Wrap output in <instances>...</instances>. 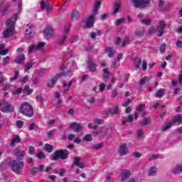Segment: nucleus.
Masks as SVG:
<instances>
[{
	"label": "nucleus",
	"instance_id": "1",
	"mask_svg": "<svg viewBox=\"0 0 182 182\" xmlns=\"http://www.w3.org/2000/svg\"><path fill=\"white\" fill-rule=\"evenodd\" d=\"M17 16L14 15V18H9L6 21V27L4 31V38H9L14 35V31H15V23H16Z\"/></svg>",
	"mask_w": 182,
	"mask_h": 182
},
{
	"label": "nucleus",
	"instance_id": "2",
	"mask_svg": "<svg viewBox=\"0 0 182 182\" xmlns=\"http://www.w3.org/2000/svg\"><path fill=\"white\" fill-rule=\"evenodd\" d=\"M19 112L27 117H32L33 116V107L28 102H23L19 107Z\"/></svg>",
	"mask_w": 182,
	"mask_h": 182
},
{
	"label": "nucleus",
	"instance_id": "3",
	"mask_svg": "<svg viewBox=\"0 0 182 182\" xmlns=\"http://www.w3.org/2000/svg\"><path fill=\"white\" fill-rule=\"evenodd\" d=\"M69 159V150L60 149L54 152V156L51 158L53 161H58V160H66Z\"/></svg>",
	"mask_w": 182,
	"mask_h": 182
},
{
	"label": "nucleus",
	"instance_id": "4",
	"mask_svg": "<svg viewBox=\"0 0 182 182\" xmlns=\"http://www.w3.org/2000/svg\"><path fill=\"white\" fill-rule=\"evenodd\" d=\"M25 166L24 161H21V159H16L10 163V166L12 171L15 172L16 174H21L22 173V168Z\"/></svg>",
	"mask_w": 182,
	"mask_h": 182
},
{
	"label": "nucleus",
	"instance_id": "5",
	"mask_svg": "<svg viewBox=\"0 0 182 182\" xmlns=\"http://www.w3.org/2000/svg\"><path fill=\"white\" fill-rule=\"evenodd\" d=\"M174 123L182 124V114H177L173 121L166 123L164 127H162L163 132H166V130H168V129H170V127H171V126H173V124H174Z\"/></svg>",
	"mask_w": 182,
	"mask_h": 182
},
{
	"label": "nucleus",
	"instance_id": "6",
	"mask_svg": "<svg viewBox=\"0 0 182 182\" xmlns=\"http://www.w3.org/2000/svg\"><path fill=\"white\" fill-rule=\"evenodd\" d=\"M1 110L4 113H12L15 112V107L9 102H3L1 103Z\"/></svg>",
	"mask_w": 182,
	"mask_h": 182
},
{
	"label": "nucleus",
	"instance_id": "7",
	"mask_svg": "<svg viewBox=\"0 0 182 182\" xmlns=\"http://www.w3.org/2000/svg\"><path fill=\"white\" fill-rule=\"evenodd\" d=\"M134 8H147L150 6V0H131Z\"/></svg>",
	"mask_w": 182,
	"mask_h": 182
},
{
	"label": "nucleus",
	"instance_id": "8",
	"mask_svg": "<svg viewBox=\"0 0 182 182\" xmlns=\"http://www.w3.org/2000/svg\"><path fill=\"white\" fill-rule=\"evenodd\" d=\"M23 30L26 32V39H31L35 34V27L33 25L27 24L23 26Z\"/></svg>",
	"mask_w": 182,
	"mask_h": 182
},
{
	"label": "nucleus",
	"instance_id": "9",
	"mask_svg": "<svg viewBox=\"0 0 182 182\" xmlns=\"http://www.w3.org/2000/svg\"><path fill=\"white\" fill-rule=\"evenodd\" d=\"M68 73H70V70H68L67 73L56 74L55 76L51 79L50 82L47 83L48 87H53L55 83L58 82V79H59V77H62L63 76H66Z\"/></svg>",
	"mask_w": 182,
	"mask_h": 182
},
{
	"label": "nucleus",
	"instance_id": "10",
	"mask_svg": "<svg viewBox=\"0 0 182 182\" xmlns=\"http://www.w3.org/2000/svg\"><path fill=\"white\" fill-rule=\"evenodd\" d=\"M109 129L105 127H101L98 131L94 130L92 133V136H98V137H105L107 135Z\"/></svg>",
	"mask_w": 182,
	"mask_h": 182
},
{
	"label": "nucleus",
	"instance_id": "11",
	"mask_svg": "<svg viewBox=\"0 0 182 182\" xmlns=\"http://www.w3.org/2000/svg\"><path fill=\"white\" fill-rule=\"evenodd\" d=\"M12 153L17 158V160H22L25 157V151L21 148H15Z\"/></svg>",
	"mask_w": 182,
	"mask_h": 182
},
{
	"label": "nucleus",
	"instance_id": "12",
	"mask_svg": "<svg viewBox=\"0 0 182 182\" xmlns=\"http://www.w3.org/2000/svg\"><path fill=\"white\" fill-rule=\"evenodd\" d=\"M114 114H119V105H114L112 109L105 111V115L108 117L109 116H114Z\"/></svg>",
	"mask_w": 182,
	"mask_h": 182
},
{
	"label": "nucleus",
	"instance_id": "13",
	"mask_svg": "<svg viewBox=\"0 0 182 182\" xmlns=\"http://www.w3.org/2000/svg\"><path fill=\"white\" fill-rule=\"evenodd\" d=\"M40 7L41 11H46L47 14L50 13L51 7L49 6V1L48 0H41L40 1Z\"/></svg>",
	"mask_w": 182,
	"mask_h": 182
},
{
	"label": "nucleus",
	"instance_id": "14",
	"mask_svg": "<svg viewBox=\"0 0 182 182\" xmlns=\"http://www.w3.org/2000/svg\"><path fill=\"white\" fill-rule=\"evenodd\" d=\"M166 28V23L163 21H160L159 23V26L156 27V31L158 33L156 36L160 38V36H163V33H164V28Z\"/></svg>",
	"mask_w": 182,
	"mask_h": 182
},
{
	"label": "nucleus",
	"instance_id": "15",
	"mask_svg": "<svg viewBox=\"0 0 182 182\" xmlns=\"http://www.w3.org/2000/svg\"><path fill=\"white\" fill-rule=\"evenodd\" d=\"M87 65V67L90 69V72H92V73L96 72V70H97L96 68H97V65L93 61V57L88 58Z\"/></svg>",
	"mask_w": 182,
	"mask_h": 182
},
{
	"label": "nucleus",
	"instance_id": "16",
	"mask_svg": "<svg viewBox=\"0 0 182 182\" xmlns=\"http://www.w3.org/2000/svg\"><path fill=\"white\" fill-rule=\"evenodd\" d=\"M70 129L75 132V133H79L83 129L82 124L77 122H73L70 124Z\"/></svg>",
	"mask_w": 182,
	"mask_h": 182
},
{
	"label": "nucleus",
	"instance_id": "17",
	"mask_svg": "<svg viewBox=\"0 0 182 182\" xmlns=\"http://www.w3.org/2000/svg\"><path fill=\"white\" fill-rule=\"evenodd\" d=\"M95 16H96L95 14H92L91 16H90L87 18V20L85 22L86 28H93V26L95 25Z\"/></svg>",
	"mask_w": 182,
	"mask_h": 182
},
{
	"label": "nucleus",
	"instance_id": "18",
	"mask_svg": "<svg viewBox=\"0 0 182 182\" xmlns=\"http://www.w3.org/2000/svg\"><path fill=\"white\" fill-rule=\"evenodd\" d=\"M45 171V165H39L38 167H33L31 169V173L32 176H36L40 171L43 172Z\"/></svg>",
	"mask_w": 182,
	"mask_h": 182
},
{
	"label": "nucleus",
	"instance_id": "19",
	"mask_svg": "<svg viewBox=\"0 0 182 182\" xmlns=\"http://www.w3.org/2000/svg\"><path fill=\"white\" fill-rule=\"evenodd\" d=\"M118 153L120 156H126L129 153V149L127 148V144H122L118 150Z\"/></svg>",
	"mask_w": 182,
	"mask_h": 182
},
{
	"label": "nucleus",
	"instance_id": "20",
	"mask_svg": "<svg viewBox=\"0 0 182 182\" xmlns=\"http://www.w3.org/2000/svg\"><path fill=\"white\" fill-rule=\"evenodd\" d=\"M131 173L130 171L127 170V169H122V172L121 173V181H126V180H127V178H130L131 176Z\"/></svg>",
	"mask_w": 182,
	"mask_h": 182
},
{
	"label": "nucleus",
	"instance_id": "21",
	"mask_svg": "<svg viewBox=\"0 0 182 182\" xmlns=\"http://www.w3.org/2000/svg\"><path fill=\"white\" fill-rule=\"evenodd\" d=\"M69 28H65L64 30L62 31L63 33V36L59 41L60 45H63L65 43V41H66V38H68V35H69Z\"/></svg>",
	"mask_w": 182,
	"mask_h": 182
},
{
	"label": "nucleus",
	"instance_id": "22",
	"mask_svg": "<svg viewBox=\"0 0 182 182\" xmlns=\"http://www.w3.org/2000/svg\"><path fill=\"white\" fill-rule=\"evenodd\" d=\"M54 96L56 99L55 107L58 108L62 107V106H63V102L62 101V100H60V94H59L58 92H55L54 93Z\"/></svg>",
	"mask_w": 182,
	"mask_h": 182
},
{
	"label": "nucleus",
	"instance_id": "23",
	"mask_svg": "<svg viewBox=\"0 0 182 182\" xmlns=\"http://www.w3.org/2000/svg\"><path fill=\"white\" fill-rule=\"evenodd\" d=\"M102 5V0H96L94 4V7L92 10L93 15H97V12H99V9H100V6Z\"/></svg>",
	"mask_w": 182,
	"mask_h": 182
},
{
	"label": "nucleus",
	"instance_id": "24",
	"mask_svg": "<svg viewBox=\"0 0 182 182\" xmlns=\"http://www.w3.org/2000/svg\"><path fill=\"white\" fill-rule=\"evenodd\" d=\"M55 33V30H53V27L48 26L44 30V36L45 38H49V36H52Z\"/></svg>",
	"mask_w": 182,
	"mask_h": 182
},
{
	"label": "nucleus",
	"instance_id": "25",
	"mask_svg": "<svg viewBox=\"0 0 182 182\" xmlns=\"http://www.w3.org/2000/svg\"><path fill=\"white\" fill-rule=\"evenodd\" d=\"M138 18L140 21V22H141L144 25H146V26H149L150 25V23H151V19L150 18H145V19H143V14H138Z\"/></svg>",
	"mask_w": 182,
	"mask_h": 182
},
{
	"label": "nucleus",
	"instance_id": "26",
	"mask_svg": "<svg viewBox=\"0 0 182 182\" xmlns=\"http://www.w3.org/2000/svg\"><path fill=\"white\" fill-rule=\"evenodd\" d=\"M73 164L79 167V168H85V163H80V158L77 156L74 157Z\"/></svg>",
	"mask_w": 182,
	"mask_h": 182
},
{
	"label": "nucleus",
	"instance_id": "27",
	"mask_svg": "<svg viewBox=\"0 0 182 182\" xmlns=\"http://www.w3.org/2000/svg\"><path fill=\"white\" fill-rule=\"evenodd\" d=\"M122 6V1H117L114 4L113 15L120 12V7Z\"/></svg>",
	"mask_w": 182,
	"mask_h": 182
},
{
	"label": "nucleus",
	"instance_id": "28",
	"mask_svg": "<svg viewBox=\"0 0 182 182\" xmlns=\"http://www.w3.org/2000/svg\"><path fill=\"white\" fill-rule=\"evenodd\" d=\"M16 143H21V137H19L18 135L13 136V139L10 143V146L11 147H14V146H15Z\"/></svg>",
	"mask_w": 182,
	"mask_h": 182
},
{
	"label": "nucleus",
	"instance_id": "29",
	"mask_svg": "<svg viewBox=\"0 0 182 182\" xmlns=\"http://www.w3.org/2000/svg\"><path fill=\"white\" fill-rule=\"evenodd\" d=\"M103 72V80L106 82V80H109V78L110 77V72H109V69L104 68L102 70Z\"/></svg>",
	"mask_w": 182,
	"mask_h": 182
},
{
	"label": "nucleus",
	"instance_id": "30",
	"mask_svg": "<svg viewBox=\"0 0 182 182\" xmlns=\"http://www.w3.org/2000/svg\"><path fill=\"white\" fill-rule=\"evenodd\" d=\"M80 18V13L79 11L74 10L71 14V20L77 21Z\"/></svg>",
	"mask_w": 182,
	"mask_h": 182
},
{
	"label": "nucleus",
	"instance_id": "31",
	"mask_svg": "<svg viewBox=\"0 0 182 182\" xmlns=\"http://www.w3.org/2000/svg\"><path fill=\"white\" fill-rule=\"evenodd\" d=\"M165 92L166 90L164 88H161L155 94V97H156L157 99H161L163 96H164Z\"/></svg>",
	"mask_w": 182,
	"mask_h": 182
},
{
	"label": "nucleus",
	"instance_id": "32",
	"mask_svg": "<svg viewBox=\"0 0 182 182\" xmlns=\"http://www.w3.org/2000/svg\"><path fill=\"white\" fill-rule=\"evenodd\" d=\"M106 52H107L109 58H113L116 55V50H113L112 47H107Z\"/></svg>",
	"mask_w": 182,
	"mask_h": 182
},
{
	"label": "nucleus",
	"instance_id": "33",
	"mask_svg": "<svg viewBox=\"0 0 182 182\" xmlns=\"http://www.w3.org/2000/svg\"><path fill=\"white\" fill-rule=\"evenodd\" d=\"M8 52H9V50L5 49V44H0V55L4 56L6 55Z\"/></svg>",
	"mask_w": 182,
	"mask_h": 182
},
{
	"label": "nucleus",
	"instance_id": "34",
	"mask_svg": "<svg viewBox=\"0 0 182 182\" xmlns=\"http://www.w3.org/2000/svg\"><path fill=\"white\" fill-rule=\"evenodd\" d=\"M23 60H25V55H21L20 56H17L14 59V62L18 64L22 63V62H23Z\"/></svg>",
	"mask_w": 182,
	"mask_h": 182
},
{
	"label": "nucleus",
	"instance_id": "35",
	"mask_svg": "<svg viewBox=\"0 0 182 182\" xmlns=\"http://www.w3.org/2000/svg\"><path fill=\"white\" fill-rule=\"evenodd\" d=\"M44 150L48 151V153H52V151H53V146L47 144L44 146Z\"/></svg>",
	"mask_w": 182,
	"mask_h": 182
},
{
	"label": "nucleus",
	"instance_id": "36",
	"mask_svg": "<svg viewBox=\"0 0 182 182\" xmlns=\"http://www.w3.org/2000/svg\"><path fill=\"white\" fill-rule=\"evenodd\" d=\"M33 92V90L29 88V87H25L24 89L23 90V93L26 94L28 95H32Z\"/></svg>",
	"mask_w": 182,
	"mask_h": 182
},
{
	"label": "nucleus",
	"instance_id": "37",
	"mask_svg": "<svg viewBox=\"0 0 182 182\" xmlns=\"http://www.w3.org/2000/svg\"><path fill=\"white\" fill-rule=\"evenodd\" d=\"M103 147V143L97 144H94L91 146V149L92 150H100Z\"/></svg>",
	"mask_w": 182,
	"mask_h": 182
},
{
	"label": "nucleus",
	"instance_id": "38",
	"mask_svg": "<svg viewBox=\"0 0 182 182\" xmlns=\"http://www.w3.org/2000/svg\"><path fill=\"white\" fill-rule=\"evenodd\" d=\"M75 82L74 79H72L71 80L69 81L68 83H66V82H63V87H70L72 86V85H73Z\"/></svg>",
	"mask_w": 182,
	"mask_h": 182
},
{
	"label": "nucleus",
	"instance_id": "39",
	"mask_svg": "<svg viewBox=\"0 0 182 182\" xmlns=\"http://www.w3.org/2000/svg\"><path fill=\"white\" fill-rule=\"evenodd\" d=\"M102 35V32L98 31L97 33L96 32H91L90 33V36L92 39H96V36H100Z\"/></svg>",
	"mask_w": 182,
	"mask_h": 182
},
{
	"label": "nucleus",
	"instance_id": "40",
	"mask_svg": "<svg viewBox=\"0 0 182 182\" xmlns=\"http://www.w3.org/2000/svg\"><path fill=\"white\" fill-rule=\"evenodd\" d=\"M45 45H46L45 42L38 43L37 45H36V48L37 50H41V49L45 48Z\"/></svg>",
	"mask_w": 182,
	"mask_h": 182
},
{
	"label": "nucleus",
	"instance_id": "41",
	"mask_svg": "<svg viewBox=\"0 0 182 182\" xmlns=\"http://www.w3.org/2000/svg\"><path fill=\"white\" fill-rule=\"evenodd\" d=\"M173 173L174 174H180V173H182V166H177L175 169H173Z\"/></svg>",
	"mask_w": 182,
	"mask_h": 182
},
{
	"label": "nucleus",
	"instance_id": "42",
	"mask_svg": "<svg viewBox=\"0 0 182 182\" xmlns=\"http://www.w3.org/2000/svg\"><path fill=\"white\" fill-rule=\"evenodd\" d=\"M157 174V168L152 167L149 168V176H156Z\"/></svg>",
	"mask_w": 182,
	"mask_h": 182
},
{
	"label": "nucleus",
	"instance_id": "43",
	"mask_svg": "<svg viewBox=\"0 0 182 182\" xmlns=\"http://www.w3.org/2000/svg\"><path fill=\"white\" fill-rule=\"evenodd\" d=\"M141 63V59L135 58V60H134V66L136 69H139V68H140Z\"/></svg>",
	"mask_w": 182,
	"mask_h": 182
},
{
	"label": "nucleus",
	"instance_id": "44",
	"mask_svg": "<svg viewBox=\"0 0 182 182\" xmlns=\"http://www.w3.org/2000/svg\"><path fill=\"white\" fill-rule=\"evenodd\" d=\"M149 80H150V78L149 77H144L140 80L139 85L143 86V85H146V82H149Z\"/></svg>",
	"mask_w": 182,
	"mask_h": 182
},
{
	"label": "nucleus",
	"instance_id": "45",
	"mask_svg": "<svg viewBox=\"0 0 182 182\" xmlns=\"http://www.w3.org/2000/svg\"><path fill=\"white\" fill-rule=\"evenodd\" d=\"M150 118H145L143 119L141 126H149L150 124Z\"/></svg>",
	"mask_w": 182,
	"mask_h": 182
},
{
	"label": "nucleus",
	"instance_id": "46",
	"mask_svg": "<svg viewBox=\"0 0 182 182\" xmlns=\"http://www.w3.org/2000/svg\"><path fill=\"white\" fill-rule=\"evenodd\" d=\"M36 156L37 158L39 159V160H42L43 159L46 158V156H45V154L42 151H40V152L36 154Z\"/></svg>",
	"mask_w": 182,
	"mask_h": 182
},
{
	"label": "nucleus",
	"instance_id": "47",
	"mask_svg": "<svg viewBox=\"0 0 182 182\" xmlns=\"http://www.w3.org/2000/svg\"><path fill=\"white\" fill-rule=\"evenodd\" d=\"M37 50L36 45L33 44L28 47V53H32V52Z\"/></svg>",
	"mask_w": 182,
	"mask_h": 182
},
{
	"label": "nucleus",
	"instance_id": "48",
	"mask_svg": "<svg viewBox=\"0 0 182 182\" xmlns=\"http://www.w3.org/2000/svg\"><path fill=\"white\" fill-rule=\"evenodd\" d=\"M95 124H103V123H105V119H97L95 118L93 120Z\"/></svg>",
	"mask_w": 182,
	"mask_h": 182
},
{
	"label": "nucleus",
	"instance_id": "49",
	"mask_svg": "<svg viewBox=\"0 0 182 182\" xmlns=\"http://www.w3.org/2000/svg\"><path fill=\"white\" fill-rule=\"evenodd\" d=\"M129 42H130V38H129L128 36H126L122 42V48L126 47V46L127 45V43H129Z\"/></svg>",
	"mask_w": 182,
	"mask_h": 182
},
{
	"label": "nucleus",
	"instance_id": "50",
	"mask_svg": "<svg viewBox=\"0 0 182 182\" xmlns=\"http://www.w3.org/2000/svg\"><path fill=\"white\" fill-rule=\"evenodd\" d=\"M33 66V63H30L24 66L25 72H28Z\"/></svg>",
	"mask_w": 182,
	"mask_h": 182
},
{
	"label": "nucleus",
	"instance_id": "51",
	"mask_svg": "<svg viewBox=\"0 0 182 182\" xmlns=\"http://www.w3.org/2000/svg\"><path fill=\"white\" fill-rule=\"evenodd\" d=\"M133 120H134V118H133V117L132 116H131V115H129V118L128 119H127L125 121H123L122 122V124H125L126 123H132V122H133Z\"/></svg>",
	"mask_w": 182,
	"mask_h": 182
},
{
	"label": "nucleus",
	"instance_id": "52",
	"mask_svg": "<svg viewBox=\"0 0 182 182\" xmlns=\"http://www.w3.org/2000/svg\"><path fill=\"white\" fill-rule=\"evenodd\" d=\"M83 140L85 141H92V135L91 134H87L84 136Z\"/></svg>",
	"mask_w": 182,
	"mask_h": 182
},
{
	"label": "nucleus",
	"instance_id": "53",
	"mask_svg": "<svg viewBox=\"0 0 182 182\" xmlns=\"http://www.w3.org/2000/svg\"><path fill=\"white\" fill-rule=\"evenodd\" d=\"M16 127H18V129H22V127H23V121L22 120H18L16 121Z\"/></svg>",
	"mask_w": 182,
	"mask_h": 182
},
{
	"label": "nucleus",
	"instance_id": "54",
	"mask_svg": "<svg viewBox=\"0 0 182 182\" xmlns=\"http://www.w3.org/2000/svg\"><path fill=\"white\" fill-rule=\"evenodd\" d=\"M19 77V71H16L14 73V77L10 78V81L12 82L13 80H16Z\"/></svg>",
	"mask_w": 182,
	"mask_h": 182
},
{
	"label": "nucleus",
	"instance_id": "55",
	"mask_svg": "<svg viewBox=\"0 0 182 182\" xmlns=\"http://www.w3.org/2000/svg\"><path fill=\"white\" fill-rule=\"evenodd\" d=\"M28 153L31 155L35 154V147H33V146H30L28 147Z\"/></svg>",
	"mask_w": 182,
	"mask_h": 182
},
{
	"label": "nucleus",
	"instance_id": "56",
	"mask_svg": "<svg viewBox=\"0 0 182 182\" xmlns=\"http://www.w3.org/2000/svg\"><path fill=\"white\" fill-rule=\"evenodd\" d=\"M55 134V129L50 130L48 132V138L52 139Z\"/></svg>",
	"mask_w": 182,
	"mask_h": 182
},
{
	"label": "nucleus",
	"instance_id": "57",
	"mask_svg": "<svg viewBox=\"0 0 182 182\" xmlns=\"http://www.w3.org/2000/svg\"><path fill=\"white\" fill-rule=\"evenodd\" d=\"M130 103H132V100L128 99L127 101L124 102V103L122 104V106L123 107H127L129 105H130Z\"/></svg>",
	"mask_w": 182,
	"mask_h": 182
},
{
	"label": "nucleus",
	"instance_id": "58",
	"mask_svg": "<svg viewBox=\"0 0 182 182\" xmlns=\"http://www.w3.org/2000/svg\"><path fill=\"white\" fill-rule=\"evenodd\" d=\"M9 6H10L9 4H7L4 6V8L3 11H2L3 15H5L6 14V12H8V9H9Z\"/></svg>",
	"mask_w": 182,
	"mask_h": 182
},
{
	"label": "nucleus",
	"instance_id": "59",
	"mask_svg": "<svg viewBox=\"0 0 182 182\" xmlns=\"http://www.w3.org/2000/svg\"><path fill=\"white\" fill-rule=\"evenodd\" d=\"M136 134H137V136H138V137H143V134H144V133L143 132V130H141V129H138L137 131H136Z\"/></svg>",
	"mask_w": 182,
	"mask_h": 182
},
{
	"label": "nucleus",
	"instance_id": "60",
	"mask_svg": "<svg viewBox=\"0 0 182 182\" xmlns=\"http://www.w3.org/2000/svg\"><path fill=\"white\" fill-rule=\"evenodd\" d=\"M29 79V77L28 75H25L23 79L21 80V82L23 85H25V83H26V82H28Z\"/></svg>",
	"mask_w": 182,
	"mask_h": 182
},
{
	"label": "nucleus",
	"instance_id": "61",
	"mask_svg": "<svg viewBox=\"0 0 182 182\" xmlns=\"http://www.w3.org/2000/svg\"><path fill=\"white\" fill-rule=\"evenodd\" d=\"M141 68H142V70H147V62L143 61Z\"/></svg>",
	"mask_w": 182,
	"mask_h": 182
},
{
	"label": "nucleus",
	"instance_id": "62",
	"mask_svg": "<svg viewBox=\"0 0 182 182\" xmlns=\"http://www.w3.org/2000/svg\"><path fill=\"white\" fill-rule=\"evenodd\" d=\"M166 44H162L160 46V52H161V53H164V52H166Z\"/></svg>",
	"mask_w": 182,
	"mask_h": 182
},
{
	"label": "nucleus",
	"instance_id": "63",
	"mask_svg": "<svg viewBox=\"0 0 182 182\" xmlns=\"http://www.w3.org/2000/svg\"><path fill=\"white\" fill-rule=\"evenodd\" d=\"M116 96H117V90H112L111 97L114 98V97H116Z\"/></svg>",
	"mask_w": 182,
	"mask_h": 182
},
{
	"label": "nucleus",
	"instance_id": "64",
	"mask_svg": "<svg viewBox=\"0 0 182 182\" xmlns=\"http://www.w3.org/2000/svg\"><path fill=\"white\" fill-rule=\"evenodd\" d=\"M176 32H177L178 33H181V34L182 33V26H179L177 28Z\"/></svg>",
	"mask_w": 182,
	"mask_h": 182
}]
</instances>
